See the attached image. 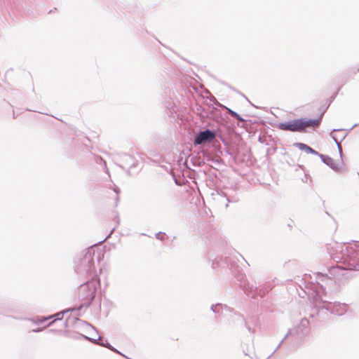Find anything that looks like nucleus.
<instances>
[{
	"label": "nucleus",
	"mask_w": 359,
	"mask_h": 359,
	"mask_svg": "<svg viewBox=\"0 0 359 359\" xmlns=\"http://www.w3.org/2000/svg\"><path fill=\"white\" fill-rule=\"evenodd\" d=\"M336 252H330V256L339 264L331 266L327 273L317 272L313 273L316 283L323 292H332L341 276L347 270L359 271V243L351 245L336 244Z\"/></svg>",
	"instance_id": "obj_1"
},
{
	"label": "nucleus",
	"mask_w": 359,
	"mask_h": 359,
	"mask_svg": "<svg viewBox=\"0 0 359 359\" xmlns=\"http://www.w3.org/2000/svg\"><path fill=\"white\" fill-rule=\"evenodd\" d=\"M95 245L88 248L84 254L81 255L75 265V271L79 275H87L88 276H97L94 259Z\"/></svg>",
	"instance_id": "obj_2"
},
{
	"label": "nucleus",
	"mask_w": 359,
	"mask_h": 359,
	"mask_svg": "<svg viewBox=\"0 0 359 359\" xmlns=\"http://www.w3.org/2000/svg\"><path fill=\"white\" fill-rule=\"evenodd\" d=\"M313 304L318 315H319L320 312L323 311V309H325L326 311H330L332 314L342 316L346 313L348 309V304L339 302H331L324 299L319 295L318 292L314 298Z\"/></svg>",
	"instance_id": "obj_3"
},
{
	"label": "nucleus",
	"mask_w": 359,
	"mask_h": 359,
	"mask_svg": "<svg viewBox=\"0 0 359 359\" xmlns=\"http://www.w3.org/2000/svg\"><path fill=\"white\" fill-rule=\"evenodd\" d=\"M320 125V119H294L287 122L280 123L278 124V128L282 130L290 132L303 133L308 127L316 128Z\"/></svg>",
	"instance_id": "obj_4"
},
{
	"label": "nucleus",
	"mask_w": 359,
	"mask_h": 359,
	"mask_svg": "<svg viewBox=\"0 0 359 359\" xmlns=\"http://www.w3.org/2000/svg\"><path fill=\"white\" fill-rule=\"evenodd\" d=\"M309 325V321L307 318H304L301 320L298 326L294 329L290 330L287 334L284 337V338L280 341V342L277 346L276 348L272 353L273 354L276 351H277L283 341L288 337H291L293 340L300 341L303 339L304 336L306 334L307 328Z\"/></svg>",
	"instance_id": "obj_5"
},
{
	"label": "nucleus",
	"mask_w": 359,
	"mask_h": 359,
	"mask_svg": "<svg viewBox=\"0 0 359 359\" xmlns=\"http://www.w3.org/2000/svg\"><path fill=\"white\" fill-rule=\"evenodd\" d=\"M90 280L81 285L79 288V296L91 302L95 297L97 285L99 284V280H97V276H89Z\"/></svg>",
	"instance_id": "obj_6"
},
{
	"label": "nucleus",
	"mask_w": 359,
	"mask_h": 359,
	"mask_svg": "<svg viewBox=\"0 0 359 359\" xmlns=\"http://www.w3.org/2000/svg\"><path fill=\"white\" fill-rule=\"evenodd\" d=\"M215 137L216 133L214 130L210 129L201 130L195 135L194 139V144L196 146L205 143H210L212 142Z\"/></svg>",
	"instance_id": "obj_7"
},
{
	"label": "nucleus",
	"mask_w": 359,
	"mask_h": 359,
	"mask_svg": "<svg viewBox=\"0 0 359 359\" xmlns=\"http://www.w3.org/2000/svg\"><path fill=\"white\" fill-rule=\"evenodd\" d=\"M241 287L243 288V290L248 293V294H254L257 293L259 296L263 297L266 293L269 292V290L266 288H258L257 287L255 286L253 283H250V282L247 280H244L241 283Z\"/></svg>",
	"instance_id": "obj_8"
},
{
	"label": "nucleus",
	"mask_w": 359,
	"mask_h": 359,
	"mask_svg": "<svg viewBox=\"0 0 359 359\" xmlns=\"http://www.w3.org/2000/svg\"><path fill=\"white\" fill-rule=\"evenodd\" d=\"M318 156L320 158L322 161L328 165L330 168L335 171H338L340 169V167L334 162V159L328 156H325L323 154H318Z\"/></svg>",
	"instance_id": "obj_9"
},
{
	"label": "nucleus",
	"mask_w": 359,
	"mask_h": 359,
	"mask_svg": "<svg viewBox=\"0 0 359 359\" xmlns=\"http://www.w3.org/2000/svg\"><path fill=\"white\" fill-rule=\"evenodd\" d=\"M69 310H66V311H61V312H58L56 314L53 315V316H50L48 317H43L41 319H39V323H43L53 317H55V320H53V321H51L50 323H48V326H50V325H52L55 320H61L63 318V316L65 313H67Z\"/></svg>",
	"instance_id": "obj_10"
},
{
	"label": "nucleus",
	"mask_w": 359,
	"mask_h": 359,
	"mask_svg": "<svg viewBox=\"0 0 359 359\" xmlns=\"http://www.w3.org/2000/svg\"><path fill=\"white\" fill-rule=\"evenodd\" d=\"M83 338L88 340V341H90L92 342H93L94 344H99L100 346H104V347H106L107 348H112V346L109 344V342L107 341V340H105L104 342L101 339V337L100 336L98 337L97 339H93V338H90V337H86L85 335H81Z\"/></svg>",
	"instance_id": "obj_11"
},
{
	"label": "nucleus",
	"mask_w": 359,
	"mask_h": 359,
	"mask_svg": "<svg viewBox=\"0 0 359 359\" xmlns=\"http://www.w3.org/2000/svg\"><path fill=\"white\" fill-rule=\"evenodd\" d=\"M294 146L300 150L304 151L306 154H313L318 156L320 154L318 151L304 143L297 142L294 144Z\"/></svg>",
	"instance_id": "obj_12"
},
{
	"label": "nucleus",
	"mask_w": 359,
	"mask_h": 359,
	"mask_svg": "<svg viewBox=\"0 0 359 359\" xmlns=\"http://www.w3.org/2000/svg\"><path fill=\"white\" fill-rule=\"evenodd\" d=\"M121 161L123 163L124 165L128 166V167H135V160L133 158L132 156L126 154H123L121 156Z\"/></svg>",
	"instance_id": "obj_13"
},
{
	"label": "nucleus",
	"mask_w": 359,
	"mask_h": 359,
	"mask_svg": "<svg viewBox=\"0 0 359 359\" xmlns=\"http://www.w3.org/2000/svg\"><path fill=\"white\" fill-rule=\"evenodd\" d=\"M211 310L214 313H218L221 310L222 313H224L225 311H230L229 308L227 306L222 305L220 304H217L216 305H212Z\"/></svg>",
	"instance_id": "obj_14"
},
{
	"label": "nucleus",
	"mask_w": 359,
	"mask_h": 359,
	"mask_svg": "<svg viewBox=\"0 0 359 359\" xmlns=\"http://www.w3.org/2000/svg\"><path fill=\"white\" fill-rule=\"evenodd\" d=\"M238 320H241V322L244 324L246 329L249 332L254 334L255 332V329H253L251 325L248 323V322L241 315L236 313Z\"/></svg>",
	"instance_id": "obj_15"
},
{
	"label": "nucleus",
	"mask_w": 359,
	"mask_h": 359,
	"mask_svg": "<svg viewBox=\"0 0 359 359\" xmlns=\"http://www.w3.org/2000/svg\"><path fill=\"white\" fill-rule=\"evenodd\" d=\"M341 130H343V129H333L330 133V135L331 137L333 138V140H334L336 144L337 145V147H338V151H341V147L340 145V142L338 140V137L334 135V132H337V131H341Z\"/></svg>",
	"instance_id": "obj_16"
},
{
	"label": "nucleus",
	"mask_w": 359,
	"mask_h": 359,
	"mask_svg": "<svg viewBox=\"0 0 359 359\" xmlns=\"http://www.w3.org/2000/svg\"><path fill=\"white\" fill-rule=\"evenodd\" d=\"M228 113L233 117L236 118L238 120L241 121H244V119L236 111L227 108Z\"/></svg>",
	"instance_id": "obj_17"
},
{
	"label": "nucleus",
	"mask_w": 359,
	"mask_h": 359,
	"mask_svg": "<svg viewBox=\"0 0 359 359\" xmlns=\"http://www.w3.org/2000/svg\"><path fill=\"white\" fill-rule=\"evenodd\" d=\"M96 162L97 163H103L104 168H106L107 172H109V170L107 168L106 162L101 158V157H97L96 158Z\"/></svg>",
	"instance_id": "obj_18"
},
{
	"label": "nucleus",
	"mask_w": 359,
	"mask_h": 359,
	"mask_svg": "<svg viewBox=\"0 0 359 359\" xmlns=\"http://www.w3.org/2000/svg\"><path fill=\"white\" fill-rule=\"evenodd\" d=\"M156 238L160 241H163L165 239V233L158 232L156 233Z\"/></svg>",
	"instance_id": "obj_19"
},
{
	"label": "nucleus",
	"mask_w": 359,
	"mask_h": 359,
	"mask_svg": "<svg viewBox=\"0 0 359 359\" xmlns=\"http://www.w3.org/2000/svg\"><path fill=\"white\" fill-rule=\"evenodd\" d=\"M76 320H78V321H79L81 324L85 325H86V326H88V327H90L91 329H93V330H95V328L93 326H92L90 323H87V322H86V321H83V320H79V319H78V318H76Z\"/></svg>",
	"instance_id": "obj_20"
},
{
	"label": "nucleus",
	"mask_w": 359,
	"mask_h": 359,
	"mask_svg": "<svg viewBox=\"0 0 359 359\" xmlns=\"http://www.w3.org/2000/svg\"><path fill=\"white\" fill-rule=\"evenodd\" d=\"M109 350L114 351V352H116L118 354H121V355H123L125 356L123 354H122L121 352H119L116 348H115L114 347L112 346V348H109Z\"/></svg>",
	"instance_id": "obj_21"
},
{
	"label": "nucleus",
	"mask_w": 359,
	"mask_h": 359,
	"mask_svg": "<svg viewBox=\"0 0 359 359\" xmlns=\"http://www.w3.org/2000/svg\"><path fill=\"white\" fill-rule=\"evenodd\" d=\"M112 232H113V230L111 231V233L105 238H104L103 240L99 241V243L104 242L108 237L110 236V235L111 234Z\"/></svg>",
	"instance_id": "obj_22"
},
{
	"label": "nucleus",
	"mask_w": 359,
	"mask_h": 359,
	"mask_svg": "<svg viewBox=\"0 0 359 359\" xmlns=\"http://www.w3.org/2000/svg\"><path fill=\"white\" fill-rule=\"evenodd\" d=\"M359 126V123H355V124H354V125H353V126H352V127L348 130V131H351L353 128H355V127H356V126Z\"/></svg>",
	"instance_id": "obj_23"
},
{
	"label": "nucleus",
	"mask_w": 359,
	"mask_h": 359,
	"mask_svg": "<svg viewBox=\"0 0 359 359\" xmlns=\"http://www.w3.org/2000/svg\"><path fill=\"white\" fill-rule=\"evenodd\" d=\"M114 192L117 194L119 191V189L118 187H116L114 189Z\"/></svg>",
	"instance_id": "obj_24"
},
{
	"label": "nucleus",
	"mask_w": 359,
	"mask_h": 359,
	"mask_svg": "<svg viewBox=\"0 0 359 359\" xmlns=\"http://www.w3.org/2000/svg\"><path fill=\"white\" fill-rule=\"evenodd\" d=\"M100 258H101V252H99L98 255H97V259L100 260Z\"/></svg>",
	"instance_id": "obj_25"
},
{
	"label": "nucleus",
	"mask_w": 359,
	"mask_h": 359,
	"mask_svg": "<svg viewBox=\"0 0 359 359\" xmlns=\"http://www.w3.org/2000/svg\"><path fill=\"white\" fill-rule=\"evenodd\" d=\"M346 137V135H342L341 137H340L341 140H344Z\"/></svg>",
	"instance_id": "obj_26"
},
{
	"label": "nucleus",
	"mask_w": 359,
	"mask_h": 359,
	"mask_svg": "<svg viewBox=\"0 0 359 359\" xmlns=\"http://www.w3.org/2000/svg\"><path fill=\"white\" fill-rule=\"evenodd\" d=\"M41 330V329H38V330H33L34 332H40Z\"/></svg>",
	"instance_id": "obj_27"
},
{
	"label": "nucleus",
	"mask_w": 359,
	"mask_h": 359,
	"mask_svg": "<svg viewBox=\"0 0 359 359\" xmlns=\"http://www.w3.org/2000/svg\"><path fill=\"white\" fill-rule=\"evenodd\" d=\"M227 201H228V203H229V202H233V201L230 200L229 198H227Z\"/></svg>",
	"instance_id": "obj_28"
},
{
	"label": "nucleus",
	"mask_w": 359,
	"mask_h": 359,
	"mask_svg": "<svg viewBox=\"0 0 359 359\" xmlns=\"http://www.w3.org/2000/svg\"><path fill=\"white\" fill-rule=\"evenodd\" d=\"M339 153L340 156H341L342 155V150H341V151H339Z\"/></svg>",
	"instance_id": "obj_29"
}]
</instances>
